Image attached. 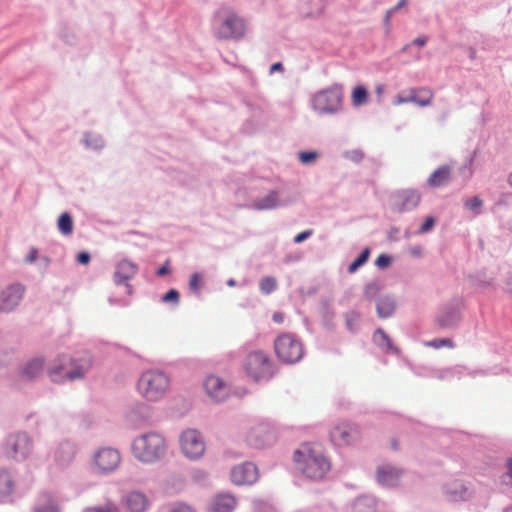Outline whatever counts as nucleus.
<instances>
[{
  "mask_svg": "<svg viewBox=\"0 0 512 512\" xmlns=\"http://www.w3.org/2000/svg\"><path fill=\"white\" fill-rule=\"evenodd\" d=\"M303 474L313 480L322 479L330 470V461L318 445L305 444L294 454Z\"/></svg>",
  "mask_w": 512,
  "mask_h": 512,
  "instance_id": "f257e3e1",
  "label": "nucleus"
},
{
  "mask_svg": "<svg viewBox=\"0 0 512 512\" xmlns=\"http://www.w3.org/2000/svg\"><path fill=\"white\" fill-rule=\"evenodd\" d=\"M170 387L169 377L159 370L143 372L137 383L140 395L148 401H157L162 398Z\"/></svg>",
  "mask_w": 512,
  "mask_h": 512,
  "instance_id": "f03ea898",
  "label": "nucleus"
},
{
  "mask_svg": "<svg viewBox=\"0 0 512 512\" xmlns=\"http://www.w3.org/2000/svg\"><path fill=\"white\" fill-rule=\"evenodd\" d=\"M132 451L138 460L151 463L165 454L166 443L160 434L147 433L134 440Z\"/></svg>",
  "mask_w": 512,
  "mask_h": 512,
  "instance_id": "7ed1b4c3",
  "label": "nucleus"
},
{
  "mask_svg": "<svg viewBox=\"0 0 512 512\" xmlns=\"http://www.w3.org/2000/svg\"><path fill=\"white\" fill-rule=\"evenodd\" d=\"M274 349L277 357L284 363L298 362L304 354L301 340L292 333H283L274 341Z\"/></svg>",
  "mask_w": 512,
  "mask_h": 512,
  "instance_id": "20e7f679",
  "label": "nucleus"
},
{
  "mask_svg": "<svg viewBox=\"0 0 512 512\" xmlns=\"http://www.w3.org/2000/svg\"><path fill=\"white\" fill-rule=\"evenodd\" d=\"M243 368L247 376L254 381L268 380L274 374L272 361L263 351L250 353L244 361Z\"/></svg>",
  "mask_w": 512,
  "mask_h": 512,
  "instance_id": "39448f33",
  "label": "nucleus"
},
{
  "mask_svg": "<svg viewBox=\"0 0 512 512\" xmlns=\"http://www.w3.org/2000/svg\"><path fill=\"white\" fill-rule=\"evenodd\" d=\"M342 99V88L334 85L314 95L313 109L319 114H334L341 109Z\"/></svg>",
  "mask_w": 512,
  "mask_h": 512,
  "instance_id": "423d86ee",
  "label": "nucleus"
},
{
  "mask_svg": "<svg viewBox=\"0 0 512 512\" xmlns=\"http://www.w3.org/2000/svg\"><path fill=\"white\" fill-rule=\"evenodd\" d=\"M180 447L183 454L190 459L200 458L205 451V442L195 429H187L180 436Z\"/></svg>",
  "mask_w": 512,
  "mask_h": 512,
  "instance_id": "0eeeda50",
  "label": "nucleus"
},
{
  "mask_svg": "<svg viewBox=\"0 0 512 512\" xmlns=\"http://www.w3.org/2000/svg\"><path fill=\"white\" fill-rule=\"evenodd\" d=\"M246 24L242 17L233 11H228L218 32L219 39H240L245 35Z\"/></svg>",
  "mask_w": 512,
  "mask_h": 512,
  "instance_id": "6e6552de",
  "label": "nucleus"
},
{
  "mask_svg": "<svg viewBox=\"0 0 512 512\" xmlns=\"http://www.w3.org/2000/svg\"><path fill=\"white\" fill-rule=\"evenodd\" d=\"M93 464L98 472L102 474L111 473L121 464L120 452L111 447L100 448L93 456Z\"/></svg>",
  "mask_w": 512,
  "mask_h": 512,
  "instance_id": "1a4fd4ad",
  "label": "nucleus"
},
{
  "mask_svg": "<svg viewBox=\"0 0 512 512\" xmlns=\"http://www.w3.org/2000/svg\"><path fill=\"white\" fill-rule=\"evenodd\" d=\"M361 437L358 427L349 422L335 425L330 431V439L336 446H349L356 443Z\"/></svg>",
  "mask_w": 512,
  "mask_h": 512,
  "instance_id": "9d476101",
  "label": "nucleus"
},
{
  "mask_svg": "<svg viewBox=\"0 0 512 512\" xmlns=\"http://www.w3.org/2000/svg\"><path fill=\"white\" fill-rule=\"evenodd\" d=\"M31 450V442L26 434L10 436L6 441V454L16 460L25 459Z\"/></svg>",
  "mask_w": 512,
  "mask_h": 512,
  "instance_id": "9b49d317",
  "label": "nucleus"
},
{
  "mask_svg": "<svg viewBox=\"0 0 512 512\" xmlns=\"http://www.w3.org/2000/svg\"><path fill=\"white\" fill-rule=\"evenodd\" d=\"M275 439L274 431L267 424H258L252 427L247 436L248 443L256 448L268 446L272 444Z\"/></svg>",
  "mask_w": 512,
  "mask_h": 512,
  "instance_id": "f8f14e48",
  "label": "nucleus"
},
{
  "mask_svg": "<svg viewBox=\"0 0 512 512\" xmlns=\"http://www.w3.org/2000/svg\"><path fill=\"white\" fill-rule=\"evenodd\" d=\"M257 477V467L250 462L237 465L231 470V481L236 485H250Z\"/></svg>",
  "mask_w": 512,
  "mask_h": 512,
  "instance_id": "ddd939ff",
  "label": "nucleus"
},
{
  "mask_svg": "<svg viewBox=\"0 0 512 512\" xmlns=\"http://www.w3.org/2000/svg\"><path fill=\"white\" fill-rule=\"evenodd\" d=\"M24 287L15 284L5 288L0 294V311L9 312L13 310L22 300Z\"/></svg>",
  "mask_w": 512,
  "mask_h": 512,
  "instance_id": "4468645a",
  "label": "nucleus"
},
{
  "mask_svg": "<svg viewBox=\"0 0 512 512\" xmlns=\"http://www.w3.org/2000/svg\"><path fill=\"white\" fill-rule=\"evenodd\" d=\"M206 393L215 401L224 400L229 392L227 384L218 376L210 375L204 381Z\"/></svg>",
  "mask_w": 512,
  "mask_h": 512,
  "instance_id": "2eb2a0df",
  "label": "nucleus"
},
{
  "mask_svg": "<svg viewBox=\"0 0 512 512\" xmlns=\"http://www.w3.org/2000/svg\"><path fill=\"white\" fill-rule=\"evenodd\" d=\"M149 504L146 495L138 491L129 492L122 500V505L127 512H146Z\"/></svg>",
  "mask_w": 512,
  "mask_h": 512,
  "instance_id": "dca6fc26",
  "label": "nucleus"
},
{
  "mask_svg": "<svg viewBox=\"0 0 512 512\" xmlns=\"http://www.w3.org/2000/svg\"><path fill=\"white\" fill-rule=\"evenodd\" d=\"M87 367H77L74 370H69L66 364H61L49 370V375L54 382H61L65 379L74 380L84 376Z\"/></svg>",
  "mask_w": 512,
  "mask_h": 512,
  "instance_id": "f3484780",
  "label": "nucleus"
},
{
  "mask_svg": "<svg viewBox=\"0 0 512 512\" xmlns=\"http://www.w3.org/2000/svg\"><path fill=\"white\" fill-rule=\"evenodd\" d=\"M402 474V470L397 467L382 465L377 469V480L382 485L393 487L399 483Z\"/></svg>",
  "mask_w": 512,
  "mask_h": 512,
  "instance_id": "a211bd4d",
  "label": "nucleus"
},
{
  "mask_svg": "<svg viewBox=\"0 0 512 512\" xmlns=\"http://www.w3.org/2000/svg\"><path fill=\"white\" fill-rule=\"evenodd\" d=\"M138 267L133 262L122 260L116 265L114 273V282L117 285L126 284L127 281L135 277Z\"/></svg>",
  "mask_w": 512,
  "mask_h": 512,
  "instance_id": "6ab92c4d",
  "label": "nucleus"
},
{
  "mask_svg": "<svg viewBox=\"0 0 512 512\" xmlns=\"http://www.w3.org/2000/svg\"><path fill=\"white\" fill-rule=\"evenodd\" d=\"M237 505L236 498L231 494H218L216 495L209 505V512H232Z\"/></svg>",
  "mask_w": 512,
  "mask_h": 512,
  "instance_id": "aec40b11",
  "label": "nucleus"
},
{
  "mask_svg": "<svg viewBox=\"0 0 512 512\" xmlns=\"http://www.w3.org/2000/svg\"><path fill=\"white\" fill-rule=\"evenodd\" d=\"M445 493L450 501H466L470 493L460 480H453L446 484Z\"/></svg>",
  "mask_w": 512,
  "mask_h": 512,
  "instance_id": "412c9836",
  "label": "nucleus"
},
{
  "mask_svg": "<svg viewBox=\"0 0 512 512\" xmlns=\"http://www.w3.org/2000/svg\"><path fill=\"white\" fill-rule=\"evenodd\" d=\"M411 103H414L420 107H427L431 105L434 98V93L429 88H412L410 90Z\"/></svg>",
  "mask_w": 512,
  "mask_h": 512,
  "instance_id": "4be33fe9",
  "label": "nucleus"
},
{
  "mask_svg": "<svg viewBox=\"0 0 512 512\" xmlns=\"http://www.w3.org/2000/svg\"><path fill=\"white\" fill-rule=\"evenodd\" d=\"M399 210L408 211L418 206L420 195L415 190H406L398 195Z\"/></svg>",
  "mask_w": 512,
  "mask_h": 512,
  "instance_id": "5701e85b",
  "label": "nucleus"
},
{
  "mask_svg": "<svg viewBox=\"0 0 512 512\" xmlns=\"http://www.w3.org/2000/svg\"><path fill=\"white\" fill-rule=\"evenodd\" d=\"M450 177V168L448 166H441L430 175L427 182L431 187H440L447 184Z\"/></svg>",
  "mask_w": 512,
  "mask_h": 512,
  "instance_id": "b1692460",
  "label": "nucleus"
},
{
  "mask_svg": "<svg viewBox=\"0 0 512 512\" xmlns=\"http://www.w3.org/2000/svg\"><path fill=\"white\" fill-rule=\"evenodd\" d=\"M279 203L278 194L275 191L269 192L266 196L254 201L253 207L258 210L273 209Z\"/></svg>",
  "mask_w": 512,
  "mask_h": 512,
  "instance_id": "393cba45",
  "label": "nucleus"
},
{
  "mask_svg": "<svg viewBox=\"0 0 512 512\" xmlns=\"http://www.w3.org/2000/svg\"><path fill=\"white\" fill-rule=\"evenodd\" d=\"M44 368L42 359H33L29 361L22 370V375L28 379H32L40 375Z\"/></svg>",
  "mask_w": 512,
  "mask_h": 512,
  "instance_id": "a878e982",
  "label": "nucleus"
},
{
  "mask_svg": "<svg viewBox=\"0 0 512 512\" xmlns=\"http://www.w3.org/2000/svg\"><path fill=\"white\" fill-rule=\"evenodd\" d=\"M373 340L379 347L387 351L394 353L398 352L397 348L392 344L389 336L382 329H377L375 331Z\"/></svg>",
  "mask_w": 512,
  "mask_h": 512,
  "instance_id": "bb28decb",
  "label": "nucleus"
},
{
  "mask_svg": "<svg viewBox=\"0 0 512 512\" xmlns=\"http://www.w3.org/2000/svg\"><path fill=\"white\" fill-rule=\"evenodd\" d=\"M395 310V302L389 298H381L377 303V313L380 318L390 317Z\"/></svg>",
  "mask_w": 512,
  "mask_h": 512,
  "instance_id": "cd10ccee",
  "label": "nucleus"
},
{
  "mask_svg": "<svg viewBox=\"0 0 512 512\" xmlns=\"http://www.w3.org/2000/svg\"><path fill=\"white\" fill-rule=\"evenodd\" d=\"M376 501L370 497H362L354 503V512H375Z\"/></svg>",
  "mask_w": 512,
  "mask_h": 512,
  "instance_id": "c85d7f7f",
  "label": "nucleus"
},
{
  "mask_svg": "<svg viewBox=\"0 0 512 512\" xmlns=\"http://www.w3.org/2000/svg\"><path fill=\"white\" fill-rule=\"evenodd\" d=\"M58 229L63 235H70L73 232V220L68 213H62L58 218Z\"/></svg>",
  "mask_w": 512,
  "mask_h": 512,
  "instance_id": "c756f323",
  "label": "nucleus"
},
{
  "mask_svg": "<svg viewBox=\"0 0 512 512\" xmlns=\"http://www.w3.org/2000/svg\"><path fill=\"white\" fill-rule=\"evenodd\" d=\"M13 490V480L11 475L4 470L0 471V495H8Z\"/></svg>",
  "mask_w": 512,
  "mask_h": 512,
  "instance_id": "7c9ffc66",
  "label": "nucleus"
},
{
  "mask_svg": "<svg viewBox=\"0 0 512 512\" xmlns=\"http://www.w3.org/2000/svg\"><path fill=\"white\" fill-rule=\"evenodd\" d=\"M351 98H352V103L355 106L363 105L364 103L367 102V99H368L367 89L362 85L356 86L352 91Z\"/></svg>",
  "mask_w": 512,
  "mask_h": 512,
  "instance_id": "2f4dec72",
  "label": "nucleus"
},
{
  "mask_svg": "<svg viewBox=\"0 0 512 512\" xmlns=\"http://www.w3.org/2000/svg\"><path fill=\"white\" fill-rule=\"evenodd\" d=\"M369 255H370V249L365 248L361 252V254L348 266V272L349 273L356 272L359 267H361L362 265H364L367 262Z\"/></svg>",
  "mask_w": 512,
  "mask_h": 512,
  "instance_id": "473e14b6",
  "label": "nucleus"
},
{
  "mask_svg": "<svg viewBox=\"0 0 512 512\" xmlns=\"http://www.w3.org/2000/svg\"><path fill=\"white\" fill-rule=\"evenodd\" d=\"M277 287V281L274 277L267 276L260 280L259 288L264 294L272 293Z\"/></svg>",
  "mask_w": 512,
  "mask_h": 512,
  "instance_id": "72a5a7b5",
  "label": "nucleus"
},
{
  "mask_svg": "<svg viewBox=\"0 0 512 512\" xmlns=\"http://www.w3.org/2000/svg\"><path fill=\"white\" fill-rule=\"evenodd\" d=\"M85 512H120V509L114 502L107 501L102 505L89 507L85 510Z\"/></svg>",
  "mask_w": 512,
  "mask_h": 512,
  "instance_id": "f704fd0d",
  "label": "nucleus"
},
{
  "mask_svg": "<svg viewBox=\"0 0 512 512\" xmlns=\"http://www.w3.org/2000/svg\"><path fill=\"white\" fill-rule=\"evenodd\" d=\"M426 346L439 349L441 347L453 348V342L450 339H434L425 343Z\"/></svg>",
  "mask_w": 512,
  "mask_h": 512,
  "instance_id": "c9c22d12",
  "label": "nucleus"
},
{
  "mask_svg": "<svg viewBox=\"0 0 512 512\" xmlns=\"http://www.w3.org/2000/svg\"><path fill=\"white\" fill-rule=\"evenodd\" d=\"M202 277L198 273H194L190 277L189 286L194 292H198L201 285Z\"/></svg>",
  "mask_w": 512,
  "mask_h": 512,
  "instance_id": "e433bc0d",
  "label": "nucleus"
},
{
  "mask_svg": "<svg viewBox=\"0 0 512 512\" xmlns=\"http://www.w3.org/2000/svg\"><path fill=\"white\" fill-rule=\"evenodd\" d=\"M457 320H458V316L455 313H452L447 318H445L444 316L440 317L438 319V322L441 327H448V326L454 324L455 322H457Z\"/></svg>",
  "mask_w": 512,
  "mask_h": 512,
  "instance_id": "4c0bfd02",
  "label": "nucleus"
},
{
  "mask_svg": "<svg viewBox=\"0 0 512 512\" xmlns=\"http://www.w3.org/2000/svg\"><path fill=\"white\" fill-rule=\"evenodd\" d=\"M163 302H174L175 304L179 301V292L175 289L169 290L163 297Z\"/></svg>",
  "mask_w": 512,
  "mask_h": 512,
  "instance_id": "58836bf2",
  "label": "nucleus"
},
{
  "mask_svg": "<svg viewBox=\"0 0 512 512\" xmlns=\"http://www.w3.org/2000/svg\"><path fill=\"white\" fill-rule=\"evenodd\" d=\"M317 158L316 152H301L299 153V160L303 164H308L313 162Z\"/></svg>",
  "mask_w": 512,
  "mask_h": 512,
  "instance_id": "ea45409f",
  "label": "nucleus"
},
{
  "mask_svg": "<svg viewBox=\"0 0 512 512\" xmlns=\"http://www.w3.org/2000/svg\"><path fill=\"white\" fill-rule=\"evenodd\" d=\"M465 205L471 209V210H475V209H478L480 208L482 205H483V201L481 200L480 197L478 196H475L469 200L466 201Z\"/></svg>",
  "mask_w": 512,
  "mask_h": 512,
  "instance_id": "a19ab883",
  "label": "nucleus"
},
{
  "mask_svg": "<svg viewBox=\"0 0 512 512\" xmlns=\"http://www.w3.org/2000/svg\"><path fill=\"white\" fill-rule=\"evenodd\" d=\"M435 224V219L433 217H427L423 224L421 225L419 232L420 233H426L430 231Z\"/></svg>",
  "mask_w": 512,
  "mask_h": 512,
  "instance_id": "79ce46f5",
  "label": "nucleus"
},
{
  "mask_svg": "<svg viewBox=\"0 0 512 512\" xmlns=\"http://www.w3.org/2000/svg\"><path fill=\"white\" fill-rule=\"evenodd\" d=\"M375 264L379 268H386L390 264V257L385 254H381L377 257Z\"/></svg>",
  "mask_w": 512,
  "mask_h": 512,
  "instance_id": "37998d69",
  "label": "nucleus"
},
{
  "mask_svg": "<svg viewBox=\"0 0 512 512\" xmlns=\"http://www.w3.org/2000/svg\"><path fill=\"white\" fill-rule=\"evenodd\" d=\"M407 5V0H399V2L386 13V18L389 19L391 14L400 10L401 8L405 7Z\"/></svg>",
  "mask_w": 512,
  "mask_h": 512,
  "instance_id": "c03bdc74",
  "label": "nucleus"
},
{
  "mask_svg": "<svg viewBox=\"0 0 512 512\" xmlns=\"http://www.w3.org/2000/svg\"><path fill=\"white\" fill-rule=\"evenodd\" d=\"M312 235V231L311 230H306V231H303L299 234H297L294 238V242L295 243H301L303 242L304 240H306L308 237H310Z\"/></svg>",
  "mask_w": 512,
  "mask_h": 512,
  "instance_id": "a18cd8bd",
  "label": "nucleus"
},
{
  "mask_svg": "<svg viewBox=\"0 0 512 512\" xmlns=\"http://www.w3.org/2000/svg\"><path fill=\"white\" fill-rule=\"evenodd\" d=\"M37 257H38V250L36 248L32 247L26 256L25 261L27 263H33L37 259Z\"/></svg>",
  "mask_w": 512,
  "mask_h": 512,
  "instance_id": "49530a36",
  "label": "nucleus"
},
{
  "mask_svg": "<svg viewBox=\"0 0 512 512\" xmlns=\"http://www.w3.org/2000/svg\"><path fill=\"white\" fill-rule=\"evenodd\" d=\"M35 512H59V509L55 504H49L45 507L36 508Z\"/></svg>",
  "mask_w": 512,
  "mask_h": 512,
  "instance_id": "de8ad7c7",
  "label": "nucleus"
},
{
  "mask_svg": "<svg viewBox=\"0 0 512 512\" xmlns=\"http://www.w3.org/2000/svg\"><path fill=\"white\" fill-rule=\"evenodd\" d=\"M77 261L80 264L87 265L90 262V255L87 252H81L77 256Z\"/></svg>",
  "mask_w": 512,
  "mask_h": 512,
  "instance_id": "09e8293b",
  "label": "nucleus"
},
{
  "mask_svg": "<svg viewBox=\"0 0 512 512\" xmlns=\"http://www.w3.org/2000/svg\"><path fill=\"white\" fill-rule=\"evenodd\" d=\"M394 103L396 105H401V104H406V103H411V96L410 94L408 96H402V95H398L396 98H395V101Z\"/></svg>",
  "mask_w": 512,
  "mask_h": 512,
  "instance_id": "8fccbe9b",
  "label": "nucleus"
},
{
  "mask_svg": "<svg viewBox=\"0 0 512 512\" xmlns=\"http://www.w3.org/2000/svg\"><path fill=\"white\" fill-rule=\"evenodd\" d=\"M171 512H194V510L188 505L179 504Z\"/></svg>",
  "mask_w": 512,
  "mask_h": 512,
  "instance_id": "3c124183",
  "label": "nucleus"
},
{
  "mask_svg": "<svg viewBox=\"0 0 512 512\" xmlns=\"http://www.w3.org/2000/svg\"><path fill=\"white\" fill-rule=\"evenodd\" d=\"M427 41H428V38L426 36H420V37L416 38L413 41V43L415 45H418V46L422 47V46H424L427 43Z\"/></svg>",
  "mask_w": 512,
  "mask_h": 512,
  "instance_id": "603ef678",
  "label": "nucleus"
},
{
  "mask_svg": "<svg viewBox=\"0 0 512 512\" xmlns=\"http://www.w3.org/2000/svg\"><path fill=\"white\" fill-rule=\"evenodd\" d=\"M170 272V269L167 265H163L161 268H159L156 272L158 276H164Z\"/></svg>",
  "mask_w": 512,
  "mask_h": 512,
  "instance_id": "864d4df0",
  "label": "nucleus"
},
{
  "mask_svg": "<svg viewBox=\"0 0 512 512\" xmlns=\"http://www.w3.org/2000/svg\"><path fill=\"white\" fill-rule=\"evenodd\" d=\"M283 70V65L282 63L280 62H277V63H274L271 68H270V72L271 73H274L276 71H282Z\"/></svg>",
  "mask_w": 512,
  "mask_h": 512,
  "instance_id": "5fc2aeb1",
  "label": "nucleus"
},
{
  "mask_svg": "<svg viewBox=\"0 0 512 512\" xmlns=\"http://www.w3.org/2000/svg\"><path fill=\"white\" fill-rule=\"evenodd\" d=\"M273 321L276 323H282L284 320V316L282 313L276 312L273 314Z\"/></svg>",
  "mask_w": 512,
  "mask_h": 512,
  "instance_id": "6e6d98bb",
  "label": "nucleus"
},
{
  "mask_svg": "<svg viewBox=\"0 0 512 512\" xmlns=\"http://www.w3.org/2000/svg\"><path fill=\"white\" fill-rule=\"evenodd\" d=\"M507 467H508L507 476L510 478V482L512 484V458L508 460Z\"/></svg>",
  "mask_w": 512,
  "mask_h": 512,
  "instance_id": "4d7b16f0",
  "label": "nucleus"
},
{
  "mask_svg": "<svg viewBox=\"0 0 512 512\" xmlns=\"http://www.w3.org/2000/svg\"><path fill=\"white\" fill-rule=\"evenodd\" d=\"M508 183L512 187V172L508 176Z\"/></svg>",
  "mask_w": 512,
  "mask_h": 512,
  "instance_id": "13d9d810",
  "label": "nucleus"
},
{
  "mask_svg": "<svg viewBox=\"0 0 512 512\" xmlns=\"http://www.w3.org/2000/svg\"><path fill=\"white\" fill-rule=\"evenodd\" d=\"M392 447H393V449H395V450L398 448V444H397V443H396V441H394V440L392 441Z\"/></svg>",
  "mask_w": 512,
  "mask_h": 512,
  "instance_id": "bf43d9fd",
  "label": "nucleus"
},
{
  "mask_svg": "<svg viewBox=\"0 0 512 512\" xmlns=\"http://www.w3.org/2000/svg\"><path fill=\"white\" fill-rule=\"evenodd\" d=\"M126 286H127V293L129 295L132 294V288L129 285H127V284H126Z\"/></svg>",
  "mask_w": 512,
  "mask_h": 512,
  "instance_id": "052dcab7",
  "label": "nucleus"
},
{
  "mask_svg": "<svg viewBox=\"0 0 512 512\" xmlns=\"http://www.w3.org/2000/svg\"><path fill=\"white\" fill-rule=\"evenodd\" d=\"M69 451H70L71 456H73L74 452H73L72 448L69 447Z\"/></svg>",
  "mask_w": 512,
  "mask_h": 512,
  "instance_id": "680f3d73",
  "label": "nucleus"
},
{
  "mask_svg": "<svg viewBox=\"0 0 512 512\" xmlns=\"http://www.w3.org/2000/svg\"><path fill=\"white\" fill-rule=\"evenodd\" d=\"M234 284V281L233 280H230L229 281V285H233Z\"/></svg>",
  "mask_w": 512,
  "mask_h": 512,
  "instance_id": "e2e57ef3",
  "label": "nucleus"
}]
</instances>
